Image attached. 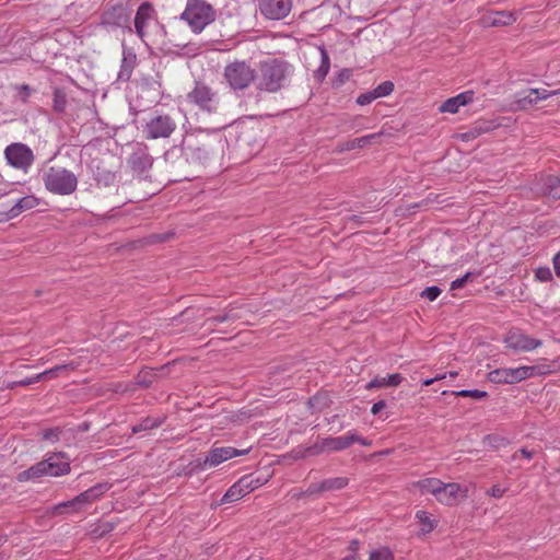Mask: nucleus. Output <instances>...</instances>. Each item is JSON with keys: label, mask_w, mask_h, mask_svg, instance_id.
<instances>
[{"label": "nucleus", "mask_w": 560, "mask_h": 560, "mask_svg": "<svg viewBox=\"0 0 560 560\" xmlns=\"http://www.w3.org/2000/svg\"><path fill=\"white\" fill-rule=\"evenodd\" d=\"M433 383H434V380H433V378H428V380H424V381H423V385H424V386H430V385H432Z\"/></svg>", "instance_id": "obj_54"}, {"label": "nucleus", "mask_w": 560, "mask_h": 560, "mask_svg": "<svg viewBox=\"0 0 560 560\" xmlns=\"http://www.w3.org/2000/svg\"><path fill=\"white\" fill-rule=\"evenodd\" d=\"M66 106V98L62 95L56 94L54 100V109L57 112H62Z\"/></svg>", "instance_id": "obj_47"}, {"label": "nucleus", "mask_w": 560, "mask_h": 560, "mask_svg": "<svg viewBox=\"0 0 560 560\" xmlns=\"http://www.w3.org/2000/svg\"><path fill=\"white\" fill-rule=\"evenodd\" d=\"M386 407V404L384 400H380L377 402H375L373 406H372V413L373 415H377L381 410H383L384 408Z\"/></svg>", "instance_id": "obj_49"}, {"label": "nucleus", "mask_w": 560, "mask_h": 560, "mask_svg": "<svg viewBox=\"0 0 560 560\" xmlns=\"http://www.w3.org/2000/svg\"><path fill=\"white\" fill-rule=\"evenodd\" d=\"M60 430L58 428L56 429H48L44 431L43 439L50 441V442H57L59 440Z\"/></svg>", "instance_id": "obj_41"}, {"label": "nucleus", "mask_w": 560, "mask_h": 560, "mask_svg": "<svg viewBox=\"0 0 560 560\" xmlns=\"http://www.w3.org/2000/svg\"><path fill=\"white\" fill-rule=\"evenodd\" d=\"M485 445H489L492 447H498L504 444V439L497 435H487L483 440Z\"/></svg>", "instance_id": "obj_42"}, {"label": "nucleus", "mask_w": 560, "mask_h": 560, "mask_svg": "<svg viewBox=\"0 0 560 560\" xmlns=\"http://www.w3.org/2000/svg\"><path fill=\"white\" fill-rule=\"evenodd\" d=\"M133 26L135 33L147 46L158 43L165 33L164 25L159 22L156 11L149 1L137 9Z\"/></svg>", "instance_id": "obj_1"}, {"label": "nucleus", "mask_w": 560, "mask_h": 560, "mask_svg": "<svg viewBox=\"0 0 560 560\" xmlns=\"http://www.w3.org/2000/svg\"><path fill=\"white\" fill-rule=\"evenodd\" d=\"M37 205L38 200L34 196L23 197L8 212H0V222L11 220L22 212L35 208Z\"/></svg>", "instance_id": "obj_19"}, {"label": "nucleus", "mask_w": 560, "mask_h": 560, "mask_svg": "<svg viewBox=\"0 0 560 560\" xmlns=\"http://www.w3.org/2000/svg\"><path fill=\"white\" fill-rule=\"evenodd\" d=\"M354 443H360L364 446H370L371 445V442L368 441L366 439H363L361 438L360 435H358V440H354Z\"/></svg>", "instance_id": "obj_52"}, {"label": "nucleus", "mask_w": 560, "mask_h": 560, "mask_svg": "<svg viewBox=\"0 0 560 560\" xmlns=\"http://www.w3.org/2000/svg\"><path fill=\"white\" fill-rule=\"evenodd\" d=\"M503 342L515 352H529L542 345L541 340L535 339L520 329L510 330L504 336Z\"/></svg>", "instance_id": "obj_14"}, {"label": "nucleus", "mask_w": 560, "mask_h": 560, "mask_svg": "<svg viewBox=\"0 0 560 560\" xmlns=\"http://www.w3.org/2000/svg\"><path fill=\"white\" fill-rule=\"evenodd\" d=\"M4 158L9 165L23 173L28 172L35 160L32 149L21 142L9 144L4 149Z\"/></svg>", "instance_id": "obj_10"}, {"label": "nucleus", "mask_w": 560, "mask_h": 560, "mask_svg": "<svg viewBox=\"0 0 560 560\" xmlns=\"http://www.w3.org/2000/svg\"><path fill=\"white\" fill-rule=\"evenodd\" d=\"M322 57H323V61H322L320 69L324 70V73L326 74L329 70V58H328L325 49H322Z\"/></svg>", "instance_id": "obj_48"}, {"label": "nucleus", "mask_w": 560, "mask_h": 560, "mask_svg": "<svg viewBox=\"0 0 560 560\" xmlns=\"http://www.w3.org/2000/svg\"><path fill=\"white\" fill-rule=\"evenodd\" d=\"M418 487L422 493H431L444 505H456L460 500L467 497V488H463L456 482L444 483L436 478L420 480Z\"/></svg>", "instance_id": "obj_3"}, {"label": "nucleus", "mask_w": 560, "mask_h": 560, "mask_svg": "<svg viewBox=\"0 0 560 560\" xmlns=\"http://www.w3.org/2000/svg\"><path fill=\"white\" fill-rule=\"evenodd\" d=\"M516 105L521 109H527L534 104L537 103L536 97L534 94H530V89L523 91L522 93L517 94V98L515 101Z\"/></svg>", "instance_id": "obj_29"}, {"label": "nucleus", "mask_w": 560, "mask_h": 560, "mask_svg": "<svg viewBox=\"0 0 560 560\" xmlns=\"http://www.w3.org/2000/svg\"><path fill=\"white\" fill-rule=\"evenodd\" d=\"M129 23L130 10L121 2L109 4L101 15V25L106 27H127L132 32Z\"/></svg>", "instance_id": "obj_13"}, {"label": "nucleus", "mask_w": 560, "mask_h": 560, "mask_svg": "<svg viewBox=\"0 0 560 560\" xmlns=\"http://www.w3.org/2000/svg\"><path fill=\"white\" fill-rule=\"evenodd\" d=\"M215 11L205 0H187L180 20L185 21L194 33H200L207 25L214 21Z\"/></svg>", "instance_id": "obj_6"}, {"label": "nucleus", "mask_w": 560, "mask_h": 560, "mask_svg": "<svg viewBox=\"0 0 560 560\" xmlns=\"http://www.w3.org/2000/svg\"><path fill=\"white\" fill-rule=\"evenodd\" d=\"M470 276H471V273L467 272L463 277L457 278L456 280L452 281L451 290H458V289L463 288L465 285V283L468 281V279L470 278Z\"/></svg>", "instance_id": "obj_44"}, {"label": "nucleus", "mask_w": 560, "mask_h": 560, "mask_svg": "<svg viewBox=\"0 0 560 560\" xmlns=\"http://www.w3.org/2000/svg\"><path fill=\"white\" fill-rule=\"evenodd\" d=\"M247 480H238L229 488L222 498L223 503L235 502L249 493Z\"/></svg>", "instance_id": "obj_25"}, {"label": "nucleus", "mask_w": 560, "mask_h": 560, "mask_svg": "<svg viewBox=\"0 0 560 560\" xmlns=\"http://www.w3.org/2000/svg\"><path fill=\"white\" fill-rule=\"evenodd\" d=\"M548 179H553L558 182V184H550V189L548 195L553 198H560V177H547Z\"/></svg>", "instance_id": "obj_43"}, {"label": "nucleus", "mask_w": 560, "mask_h": 560, "mask_svg": "<svg viewBox=\"0 0 560 560\" xmlns=\"http://www.w3.org/2000/svg\"><path fill=\"white\" fill-rule=\"evenodd\" d=\"M354 440H358V434L354 431H349L342 436L325 439L320 447L313 452V454L324 451L337 452L346 450L354 443Z\"/></svg>", "instance_id": "obj_17"}, {"label": "nucleus", "mask_w": 560, "mask_h": 560, "mask_svg": "<svg viewBox=\"0 0 560 560\" xmlns=\"http://www.w3.org/2000/svg\"><path fill=\"white\" fill-rule=\"evenodd\" d=\"M248 453V450H237L231 446H217L215 444L211 447V450L207 453L202 468H212L215 467L223 462L231 459L236 456H242Z\"/></svg>", "instance_id": "obj_15"}, {"label": "nucleus", "mask_w": 560, "mask_h": 560, "mask_svg": "<svg viewBox=\"0 0 560 560\" xmlns=\"http://www.w3.org/2000/svg\"><path fill=\"white\" fill-rule=\"evenodd\" d=\"M176 121L166 114L151 117L143 127L145 139L168 138L176 129Z\"/></svg>", "instance_id": "obj_12"}, {"label": "nucleus", "mask_w": 560, "mask_h": 560, "mask_svg": "<svg viewBox=\"0 0 560 560\" xmlns=\"http://www.w3.org/2000/svg\"><path fill=\"white\" fill-rule=\"evenodd\" d=\"M224 78L233 90H244L255 79V71L245 61H235L224 69Z\"/></svg>", "instance_id": "obj_9"}, {"label": "nucleus", "mask_w": 560, "mask_h": 560, "mask_svg": "<svg viewBox=\"0 0 560 560\" xmlns=\"http://www.w3.org/2000/svg\"><path fill=\"white\" fill-rule=\"evenodd\" d=\"M441 292H442V290L439 287L433 285V287L425 288L421 292V296L428 299L429 301H434L439 298Z\"/></svg>", "instance_id": "obj_37"}, {"label": "nucleus", "mask_w": 560, "mask_h": 560, "mask_svg": "<svg viewBox=\"0 0 560 560\" xmlns=\"http://www.w3.org/2000/svg\"><path fill=\"white\" fill-rule=\"evenodd\" d=\"M349 480L346 477H335L326 479L322 482L312 483L307 492L308 493H318L324 491L339 490L345 488L348 485Z\"/></svg>", "instance_id": "obj_22"}, {"label": "nucleus", "mask_w": 560, "mask_h": 560, "mask_svg": "<svg viewBox=\"0 0 560 560\" xmlns=\"http://www.w3.org/2000/svg\"><path fill=\"white\" fill-rule=\"evenodd\" d=\"M158 425H159V423L155 420L150 419V418H145L139 424H137V425H135L132 428V432L133 433H139V432H142V431H147L149 429L155 428Z\"/></svg>", "instance_id": "obj_36"}, {"label": "nucleus", "mask_w": 560, "mask_h": 560, "mask_svg": "<svg viewBox=\"0 0 560 560\" xmlns=\"http://www.w3.org/2000/svg\"><path fill=\"white\" fill-rule=\"evenodd\" d=\"M209 133L205 130L198 129L187 132L182 140V147L184 151L192 159L198 162L206 161L211 152L212 148L209 142Z\"/></svg>", "instance_id": "obj_8"}, {"label": "nucleus", "mask_w": 560, "mask_h": 560, "mask_svg": "<svg viewBox=\"0 0 560 560\" xmlns=\"http://www.w3.org/2000/svg\"><path fill=\"white\" fill-rule=\"evenodd\" d=\"M342 560H358L355 556H350V557H347Z\"/></svg>", "instance_id": "obj_56"}, {"label": "nucleus", "mask_w": 560, "mask_h": 560, "mask_svg": "<svg viewBox=\"0 0 560 560\" xmlns=\"http://www.w3.org/2000/svg\"><path fill=\"white\" fill-rule=\"evenodd\" d=\"M128 163L133 172L143 173L150 170L153 159L145 149H138L130 155Z\"/></svg>", "instance_id": "obj_21"}, {"label": "nucleus", "mask_w": 560, "mask_h": 560, "mask_svg": "<svg viewBox=\"0 0 560 560\" xmlns=\"http://www.w3.org/2000/svg\"><path fill=\"white\" fill-rule=\"evenodd\" d=\"M46 374H36V375L27 377L25 380H22V381H19V382H13V383L9 384L8 387L9 388H13L15 386H28V385L42 382L43 377Z\"/></svg>", "instance_id": "obj_35"}, {"label": "nucleus", "mask_w": 560, "mask_h": 560, "mask_svg": "<svg viewBox=\"0 0 560 560\" xmlns=\"http://www.w3.org/2000/svg\"><path fill=\"white\" fill-rule=\"evenodd\" d=\"M508 491L506 487H502L500 485H494L489 491L488 494H490L493 498H501L503 494Z\"/></svg>", "instance_id": "obj_45"}, {"label": "nucleus", "mask_w": 560, "mask_h": 560, "mask_svg": "<svg viewBox=\"0 0 560 560\" xmlns=\"http://www.w3.org/2000/svg\"><path fill=\"white\" fill-rule=\"evenodd\" d=\"M450 376L451 377H456L457 376V372H450Z\"/></svg>", "instance_id": "obj_58"}, {"label": "nucleus", "mask_w": 560, "mask_h": 560, "mask_svg": "<svg viewBox=\"0 0 560 560\" xmlns=\"http://www.w3.org/2000/svg\"><path fill=\"white\" fill-rule=\"evenodd\" d=\"M521 454L527 459H530L533 457V453L526 448H522Z\"/></svg>", "instance_id": "obj_53"}, {"label": "nucleus", "mask_w": 560, "mask_h": 560, "mask_svg": "<svg viewBox=\"0 0 560 560\" xmlns=\"http://www.w3.org/2000/svg\"><path fill=\"white\" fill-rule=\"evenodd\" d=\"M46 188L58 195H69L77 188V177H45Z\"/></svg>", "instance_id": "obj_18"}, {"label": "nucleus", "mask_w": 560, "mask_h": 560, "mask_svg": "<svg viewBox=\"0 0 560 560\" xmlns=\"http://www.w3.org/2000/svg\"><path fill=\"white\" fill-rule=\"evenodd\" d=\"M137 63V55L131 48L124 46L119 79L129 80Z\"/></svg>", "instance_id": "obj_23"}, {"label": "nucleus", "mask_w": 560, "mask_h": 560, "mask_svg": "<svg viewBox=\"0 0 560 560\" xmlns=\"http://www.w3.org/2000/svg\"><path fill=\"white\" fill-rule=\"evenodd\" d=\"M489 130L488 126L476 125L466 132L459 135V138L464 141H470L479 137L481 133Z\"/></svg>", "instance_id": "obj_30"}, {"label": "nucleus", "mask_w": 560, "mask_h": 560, "mask_svg": "<svg viewBox=\"0 0 560 560\" xmlns=\"http://www.w3.org/2000/svg\"><path fill=\"white\" fill-rule=\"evenodd\" d=\"M260 13L269 20H281L289 15L292 0H258Z\"/></svg>", "instance_id": "obj_16"}, {"label": "nucleus", "mask_w": 560, "mask_h": 560, "mask_svg": "<svg viewBox=\"0 0 560 560\" xmlns=\"http://www.w3.org/2000/svg\"><path fill=\"white\" fill-rule=\"evenodd\" d=\"M474 95L475 93L472 91H465L454 97L447 98L440 106V112L455 114L462 106L471 103L474 101Z\"/></svg>", "instance_id": "obj_20"}, {"label": "nucleus", "mask_w": 560, "mask_h": 560, "mask_svg": "<svg viewBox=\"0 0 560 560\" xmlns=\"http://www.w3.org/2000/svg\"><path fill=\"white\" fill-rule=\"evenodd\" d=\"M187 101L196 105L199 109L208 113L217 112L219 106L217 92L201 82H197L194 89L187 94Z\"/></svg>", "instance_id": "obj_11"}, {"label": "nucleus", "mask_w": 560, "mask_h": 560, "mask_svg": "<svg viewBox=\"0 0 560 560\" xmlns=\"http://www.w3.org/2000/svg\"><path fill=\"white\" fill-rule=\"evenodd\" d=\"M535 277L540 282L549 281L552 277L551 270L548 267H539L536 269Z\"/></svg>", "instance_id": "obj_39"}, {"label": "nucleus", "mask_w": 560, "mask_h": 560, "mask_svg": "<svg viewBox=\"0 0 560 560\" xmlns=\"http://www.w3.org/2000/svg\"><path fill=\"white\" fill-rule=\"evenodd\" d=\"M551 369L547 364L500 368L488 373V381L493 384H516L534 376L547 375Z\"/></svg>", "instance_id": "obj_4"}, {"label": "nucleus", "mask_w": 560, "mask_h": 560, "mask_svg": "<svg viewBox=\"0 0 560 560\" xmlns=\"http://www.w3.org/2000/svg\"><path fill=\"white\" fill-rule=\"evenodd\" d=\"M453 394L457 397H469L475 400L485 399L488 396V393L479 389H462L457 392H453Z\"/></svg>", "instance_id": "obj_31"}, {"label": "nucleus", "mask_w": 560, "mask_h": 560, "mask_svg": "<svg viewBox=\"0 0 560 560\" xmlns=\"http://www.w3.org/2000/svg\"><path fill=\"white\" fill-rule=\"evenodd\" d=\"M384 132H375L371 135H366L360 138H355L352 140H349L345 143V150H354V149H361L365 148L371 144L381 143V138L383 137Z\"/></svg>", "instance_id": "obj_24"}, {"label": "nucleus", "mask_w": 560, "mask_h": 560, "mask_svg": "<svg viewBox=\"0 0 560 560\" xmlns=\"http://www.w3.org/2000/svg\"><path fill=\"white\" fill-rule=\"evenodd\" d=\"M108 489L109 486L107 483L95 485L72 500L55 505L54 514L77 513L83 511L93 502L97 501L106 491H108Z\"/></svg>", "instance_id": "obj_7"}, {"label": "nucleus", "mask_w": 560, "mask_h": 560, "mask_svg": "<svg viewBox=\"0 0 560 560\" xmlns=\"http://www.w3.org/2000/svg\"><path fill=\"white\" fill-rule=\"evenodd\" d=\"M557 91H548L546 89H530V94H534L536 101L547 100L548 97L557 94Z\"/></svg>", "instance_id": "obj_38"}, {"label": "nucleus", "mask_w": 560, "mask_h": 560, "mask_svg": "<svg viewBox=\"0 0 560 560\" xmlns=\"http://www.w3.org/2000/svg\"><path fill=\"white\" fill-rule=\"evenodd\" d=\"M369 560H394V556L388 548L383 547L372 550Z\"/></svg>", "instance_id": "obj_33"}, {"label": "nucleus", "mask_w": 560, "mask_h": 560, "mask_svg": "<svg viewBox=\"0 0 560 560\" xmlns=\"http://www.w3.org/2000/svg\"><path fill=\"white\" fill-rule=\"evenodd\" d=\"M445 376H446L445 374H443V375H438V376L433 377V380H434V382H435V381H439V380H443V378H445Z\"/></svg>", "instance_id": "obj_55"}, {"label": "nucleus", "mask_w": 560, "mask_h": 560, "mask_svg": "<svg viewBox=\"0 0 560 560\" xmlns=\"http://www.w3.org/2000/svg\"><path fill=\"white\" fill-rule=\"evenodd\" d=\"M62 175L69 176V175H71V174H70L69 172H67V171H63V174H62Z\"/></svg>", "instance_id": "obj_60"}, {"label": "nucleus", "mask_w": 560, "mask_h": 560, "mask_svg": "<svg viewBox=\"0 0 560 560\" xmlns=\"http://www.w3.org/2000/svg\"><path fill=\"white\" fill-rule=\"evenodd\" d=\"M149 372L143 373L142 375H139L138 383L143 386H149L151 384V381H148L147 375H149Z\"/></svg>", "instance_id": "obj_51"}, {"label": "nucleus", "mask_w": 560, "mask_h": 560, "mask_svg": "<svg viewBox=\"0 0 560 560\" xmlns=\"http://www.w3.org/2000/svg\"><path fill=\"white\" fill-rule=\"evenodd\" d=\"M376 98L377 97L375 96L374 92L373 91H369V92L360 94L357 97V104H359L361 106H364V105H368V104L372 103Z\"/></svg>", "instance_id": "obj_40"}, {"label": "nucleus", "mask_w": 560, "mask_h": 560, "mask_svg": "<svg viewBox=\"0 0 560 560\" xmlns=\"http://www.w3.org/2000/svg\"><path fill=\"white\" fill-rule=\"evenodd\" d=\"M515 22V15L508 11L493 12L488 16L487 24L491 26L510 25Z\"/></svg>", "instance_id": "obj_28"}, {"label": "nucleus", "mask_w": 560, "mask_h": 560, "mask_svg": "<svg viewBox=\"0 0 560 560\" xmlns=\"http://www.w3.org/2000/svg\"><path fill=\"white\" fill-rule=\"evenodd\" d=\"M70 472V460L65 453H52L18 475L19 481H28L43 476L59 477Z\"/></svg>", "instance_id": "obj_2"}, {"label": "nucleus", "mask_w": 560, "mask_h": 560, "mask_svg": "<svg viewBox=\"0 0 560 560\" xmlns=\"http://www.w3.org/2000/svg\"><path fill=\"white\" fill-rule=\"evenodd\" d=\"M73 369H74V366L72 364H63V365H57L52 369L46 370V371L42 372L40 374H46L43 377V381H47V380L57 377L63 371L73 370Z\"/></svg>", "instance_id": "obj_32"}, {"label": "nucleus", "mask_w": 560, "mask_h": 560, "mask_svg": "<svg viewBox=\"0 0 560 560\" xmlns=\"http://www.w3.org/2000/svg\"><path fill=\"white\" fill-rule=\"evenodd\" d=\"M288 75V63L278 60L264 61L259 66L256 86L260 91L278 92L284 85Z\"/></svg>", "instance_id": "obj_5"}, {"label": "nucleus", "mask_w": 560, "mask_h": 560, "mask_svg": "<svg viewBox=\"0 0 560 560\" xmlns=\"http://www.w3.org/2000/svg\"><path fill=\"white\" fill-rule=\"evenodd\" d=\"M226 319H229V317H228V316H224V317H220V318H218V320H219V322H224V320H226Z\"/></svg>", "instance_id": "obj_57"}, {"label": "nucleus", "mask_w": 560, "mask_h": 560, "mask_svg": "<svg viewBox=\"0 0 560 560\" xmlns=\"http://www.w3.org/2000/svg\"><path fill=\"white\" fill-rule=\"evenodd\" d=\"M416 518L420 524V530L422 534L431 533L438 526L439 523V518L435 515L430 514L425 511H418L416 513Z\"/></svg>", "instance_id": "obj_27"}, {"label": "nucleus", "mask_w": 560, "mask_h": 560, "mask_svg": "<svg viewBox=\"0 0 560 560\" xmlns=\"http://www.w3.org/2000/svg\"><path fill=\"white\" fill-rule=\"evenodd\" d=\"M393 91L394 84L390 81H384L373 90L377 98L388 96Z\"/></svg>", "instance_id": "obj_34"}, {"label": "nucleus", "mask_w": 560, "mask_h": 560, "mask_svg": "<svg viewBox=\"0 0 560 560\" xmlns=\"http://www.w3.org/2000/svg\"><path fill=\"white\" fill-rule=\"evenodd\" d=\"M402 381V376L400 374H390L386 377L384 376H376L371 382H369L365 386L366 389L372 388H381L386 386H398Z\"/></svg>", "instance_id": "obj_26"}, {"label": "nucleus", "mask_w": 560, "mask_h": 560, "mask_svg": "<svg viewBox=\"0 0 560 560\" xmlns=\"http://www.w3.org/2000/svg\"><path fill=\"white\" fill-rule=\"evenodd\" d=\"M553 268L558 277H560V252L553 257Z\"/></svg>", "instance_id": "obj_50"}, {"label": "nucleus", "mask_w": 560, "mask_h": 560, "mask_svg": "<svg viewBox=\"0 0 560 560\" xmlns=\"http://www.w3.org/2000/svg\"><path fill=\"white\" fill-rule=\"evenodd\" d=\"M241 480H247V482H246V483H247V486H248L249 493H250L253 490L257 489V488L260 486V481H259V479H256V478H254V477H253V476H250V475H247V476L242 477V478H241Z\"/></svg>", "instance_id": "obj_46"}, {"label": "nucleus", "mask_w": 560, "mask_h": 560, "mask_svg": "<svg viewBox=\"0 0 560 560\" xmlns=\"http://www.w3.org/2000/svg\"><path fill=\"white\" fill-rule=\"evenodd\" d=\"M22 89H23V92H28V86L27 85H23Z\"/></svg>", "instance_id": "obj_59"}]
</instances>
